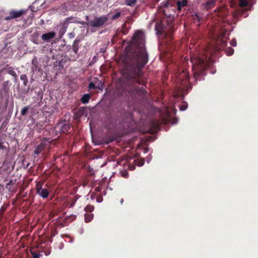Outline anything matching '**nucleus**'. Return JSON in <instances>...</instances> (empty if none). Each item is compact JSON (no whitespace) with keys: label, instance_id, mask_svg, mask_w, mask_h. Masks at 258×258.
Returning a JSON list of instances; mask_svg holds the SVG:
<instances>
[{"label":"nucleus","instance_id":"1","mask_svg":"<svg viewBox=\"0 0 258 258\" xmlns=\"http://www.w3.org/2000/svg\"><path fill=\"white\" fill-rule=\"evenodd\" d=\"M122 59L128 66V69L123 74V77L127 80H135V82L139 83L138 77L140 76L141 69L148 61L145 37L142 31L135 33L133 42L125 47Z\"/></svg>","mask_w":258,"mask_h":258},{"label":"nucleus","instance_id":"2","mask_svg":"<svg viewBox=\"0 0 258 258\" xmlns=\"http://www.w3.org/2000/svg\"><path fill=\"white\" fill-rule=\"evenodd\" d=\"M207 54H201L197 56L191 57V62L192 63V71L195 76L199 75L200 72L205 69L209 65L210 59V56L212 53L211 48H208L205 50Z\"/></svg>","mask_w":258,"mask_h":258},{"label":"nucleus","instance_id":"3","mask_svg":"<svg viewBox=\"0 0 258 258\" xmlns=\"http://www.w3.org/2000/svg\"><path fill=\"white\" fill-rule=\"evenodd\" d=\"M187 73L185 71H182V73L179 74L177 76V81L178 84H180V86L178 87V92L174 94L175 97L178 96H183V92L184 90V87L186 86L187 83Z\"/></svg>","mask_w":258,"mask_h":258},{"label":"nucleus","instance_id":"4","mask_svg":"<svg viewBox=\"0 0 258 258\" xmlns=\"http://www.w3.org/2000/svg\"><path fill=\"white\" fill-rule=\"evenodd\" d=\"M107 19V18L105 16L96 18L93 20L89 21L87 23V25L92 27H99L106 23Z\"/></svg>","mask_w":258,"mask_h":258},{"label":"nucleus","instance_id":"5","mask_svg":"<svg viewBox=\"0 0 258 258\" xmlns=\"http://www.w3.org/2000/svg\"><path fill=\"white\" fill-rule=\"evenodd\" d=\"M36 189L37 194L43 198H46L47 197L49 194V190L47 188L39 184L36 185Z\"/></svg>","mask_w":258,"mask_h":258},{"label":"nucleus","instance_id":"6","mask_svg":"<svg viewBox=\"0 0 258 258\" xmlns=\"http://www.w3.org/2000/svg\"><path fill=\"white\" fill-rule=\"evenodd\" d=\"M24 13L23 10L21 11H12L10 12L9 16L7 17L6 19L7 20H11L14 18H17L21 17Z\"/></svg>","mask_w":258,"mask_h":258},{"label":"nucleus","instance_id":"7","mask_svg":"<svg viewBox=\"0 0 258 258\" xmlns=\"http://www.w3.org/2000/svg\"><path fill=\"white\" fill-rule=\"evenodd\" d=\"M55 36V33L54 32H50L47 33L43 34L41 38L44 41H48L49 39L53 38Z\"/></svg>","mask_w":258,"mask_h":258},{"label":"nucleus","instance_id":"8","mask_svg":"<svg viewBox=\"0 0 258 258\" xmlns=\"http://www.w3.org/2000/svg\"><path fill=\"white\" fill-rule=\"evenodd\" d=\"M187 2L185 0H183V1H181H181H178L177 2V4H176L177 6V9L178 10H180L181 9V8L183 7L186 6L187 5Z\"/></svg>","mask_w":258,"mask_h":258},{"label":"nucleus","instance_id":"9","mask_svg":"<svg viewBox=\"0 0 258 258\" xmlns=\"http://www.w3.org/2000/svg\"><path fill=\"white\" fill-rule=\"evenodd\" d=\"M215 4V0H208L206 3V9L207 10L213 7Z\"/></svg>","mask_w":258,"mask_h":258},{"label":"nucleus","instance_id":"10","mask_svg":"<svg viewBox=\"0 0 258 258\" xmlns=\"http://www.w3.org/2000/svg\"><path fill=\"white\" fill-rule=\"evenodd\" d=\"M137 0H125L124 3L126 5L131 6V7H134L136 4H137Z\"/></svg>","mask_w":258,"mask_h":258},{"label":"nucleus","instance_id":"11","mask_svg":"<svg viewBox=\"0 0 258 258\" xmlns=\"http://www.w3.org/2000/svg\"><path fill=\"white\" fill-rule=\"evenodd\" d=\"M43 148H44V144L43 143H41L35 149L34 153L36 154H39L42 151V150L43 149Z\"/></svg>","mask_w":258,"mask_h":258},{"label":"nucleus","instance_id":"12","mask_svg":"<svg viewBox=\"0 0 258 258\" xmlns=\"http://www.w3.org/2000/svg\"><path fill=\"white\" fill-rule=\"evenodd\" d=\"M169 116H170V112H169V110H166L165 111V113L164 116V122L165 123H166L167 122H168L169 121Z\"/></svg>","mask_w":258,"mask_h":258},{"label":"nucleus","instance_id":"13","mask_svg":"<svg viewBox=\"0 0 258 258\" xmlns=\"http://www.w3.org/2000/svg\"><path fill=\"white\" fill-rule=\"evenodd\" d=\"M90 99V96L89 94H85L81 99L82 102L83 103H87Z\"/></svg>","mask_w":258,"mask_h":258},{"label":"nucleus","instance_id":"14","mask_svg":"<svg viewBox=\"0 0 258 258\" xmlns=\"http://www.w3.org/2000/svg\"><path fill=\"white\" fill-rule=\"evenodd\" d=\"M20 79L22 81H23V83L24 85H27L28 83V78L26 75H22L20 77Z\"/></svg>","mask_w":258,"mask_h":258},{"label":"nucleus","instance_id":"15","mask_svg":"<svg viewBox=\"0 0 258 258\" xmlns=\"http://www.w3.org/2000/svg\"><path fill=\"white\" fill-rule=\"evenodd\" d=\"M7 73L9 74H10L15 77H17L16 72L13 70V69L12 68H10L7 69Z\"/></svg>","mask_w":258,"mask_h":258},{"label":"nucleus","instance_id":"16","mask_svg":"<svg viewBox=\"0 0 258 258\" xmlns=\"http://www.w3.org/2000/svg\"><path fill=\"white\" fill-rule=\"evenodd\" d=\"M225 52L228 55H231L234 52V49L231 47H228L226 49Z\"/></svg>","mask_w":258,"mask_h":258},{"label":"nucleus","instance_id":"17","mask_svg":"<svg viewBox=\"0 0 258 258\" xmlns=\"http://www.w3.org/2000/svg\"><path fill=\"white\" fill-rule=\"evenodd\" d=\"M93 218V215L92 214H86L85 215V220L86 222H90Z\"/></svg>","mask_w":258,"mask_h":258},{"label":"nucleus","instance_id":"18","mask_svg":"<svg viewBox=\"0 0 258 258\" xmlns=\"http://www.w3.org/2000/svg\"><path fill=\"white\" fill-rule=\"evenodd\" d=\"M29 108H30L29 106H25V107L22 108V109L21 111V115H24L26 114L27 113L29 109Z\"/></svg>","mask_w":258,"mask_h":258},{"label":"nucleus","instance_id":"19","mask_svg":"<svg viewBox=\"0 0 258 258\" xmlns=\"http://www.w3.org/2000/svg\"><path fill=\"white\" fill-rule=\"evenodd\" d=\"M70 128V125L68 124L65 123L61 127V131L62 132H67Z\"/></svg>","mask_w":258,"mask_h":258},{"label":"nucleus","instance_id":"20","mask_svg":"<svg viewBox=\"0 0 258 258\" xmlns=\"http://www.w3.org/2000/svg\"><path fill=\"white\" fill-rule=\"evenodd\" d=\"M239 2L241 7H245L247 5V2L246 0H239Z\"/></svg>","mask_w":258,"mask_h":258},{"label":"nucleus","instance_id":"21","mask_svg":"<svg viewBox=\"0 0 258 258\" xmlns=\"http://www.w3.org/2000/svg\"><path fill=\"white\" fill-rule=\"evenodd\" d=\"M85 210L87 212H92L94 210V207L92 206H88L85 208Z\"/></svg>","mask_w":258,"mask_h":258},{"label":"nucleus","instance_id":"22","mask_svg":"<svg viewBox=\"0 0 258 258\" xmlns=\"http://www.w3.org/2000/svg\"><path fill=\"white\" fill-rule=\"evenodd\" d=\"M120 16V13L117 12L112 16V19H116Z\"/></svg>","mask_w":258,"mask_h":258},{"label":"nucleus","instance_id":"23","mask_svg":"<svg viewBox=\"0 0 258 258\" xmlns=\"http://www.w3.org/2000/svg\"><path fill=\"white\" fill-rule=\"evenodd\" d=\"M187 107V106L186 104H183V105L180 106V110L181 111H184L186 109Z\"/></svg>","mask_w":258,"mask_h":258},{"label":"nucleus","instance_id":"24","mask_svg":"<svg viewBox=\"0 0 258 258\" xmlns=\"http://www.w3.org/2000/svg\"><path fill=\"white\" fill-rule=\"evenodd\" d=\"M194 19L195 20H197L198 21H199L200 20V16L198 14H195V15L194 16Z\"/></svg>","mask_w":258,"mask_h":258},{"label":"nucleus","instance_id":"25","mask_svg":"<svg viewBox=\"0 0 258 258\" xmlns=\"http://www.w3.org/2000/svg\"><path fill=\"white\" fill-rule=\"evenodd\" d=\"M231 44L233 46H236V41L235 39H232L231 41Z\"/></svg>","mask_w":258,"mask_h":258},{"label":"nucleus","instance_id":"26","mask_svg":"<svg viewBox=\"0 0 258 258\" xmlns=\"http://www.w3.org/2000/svg\"><path fill=\"white\" fill-rule=\"evenodd\" d=\"M122 176L124 177H127L128 176V173L126 171H123L122 172Z\"/></svg>","mask_w":258,"mask_h":258},{"label":"nucleus","instance_id":"27","mask_svg":"<svg viewBox=\"0 0 258 258\" xmlns=\"http://www.w3.org/2000/svg\"><path fill=\"white\" fill-rule=\"evenodd\" d=\"M32 254H33V258H39L40 257V254H36L33 252H32Z\"/></svg>","mask_w":258,"mask_h":258},{"label":"nucleus","instance_id":"28","mask_svg":"<svg viewBox=\"0 0 258 258\" xmlns=\"http://www.w3.org/2000/svg\"><path fill=\"white\" fill-rule=\"evenodd\" d=\"M5 149H6V147L2 143L0 142V150H4Z\"/></svg>","mask_w":258,"mask_h":258},{"label":"nucleus","instance_id":"29","mask_svg":"<svg viewBox=\"0 0 258 258\" xmlns=\"http://www.w3.org/2000/svg\"><path fill=\"white\" fill-rule=\"evenodd\" d=\"M144 161H143V160H141V161H140V162H139V163H137V165H138V166H142V165L144 164Z\"/></svg>","mask_w":258,"mask_h":258},{"label":"nucleus","instance_id":"30","mask_svg":"<svg viewBox=\"0 0 258 258\" xmlns=\"http://www.w3.org/2000/svg\"><path fill=\"white\" fill-rule=\"evenodd\" d=\"M177 122V120L175 118H174L172 119V120L171 121V123L172 124H176Z\"/></svg>","mask_w":258,"mask_h":258},{"label":"nucleus","instance_id":"31","mask_svg":"<svg viewBox=\"0 0 258 258\" xmlns=\"http://www.w3.org/2000/svg\"><path fill=\"white\" fill-rule=\"evenodd\" d=\"M95 87L93 83H90L89 84V88L90 89L94 88Z\"/></svg>","mask_w":258,"mask_h":258},{"label":"nucleus","instance_id":"32","mask_svg":"<svg viewBox=\"0 0 258 258\" xmlns=\"http://www.w3.org/2000/svg\"><path fill=\"white\" fill-rule=\"evenodd\" d=\"M100 189H101V188H100V187H99V186L95 188V190H96V191H100Z\"/></svg>","mask_w":258,"mask_h":258},{"label":"nucleus","instance_id":"33","mask_svg":"<svg viewBox=\"0 0 258 258\" xmlns=\"http://www.w3.org/2000/svg\"><path fill=\"white\" fill-rule=\"evenodd\" d=\"M123 199H121L120 200V203L122 204L123 203Z\"/></svg>","mask_w":258,"mask_h":258},{"label":"nucleus","instance_id":"34","mask_svg":"<svg viewBox=\"0 0 258 258\" xmlns=\"http://www.w3.org/2000/svg\"><path fill=\"white\" fill-rule=\"evenodd\" d=\"M150 160H151V159H149L148 160V161H147L148 163H149Z\"/></svg>","mask_w":258,"mask_h":258}]
</instances>
